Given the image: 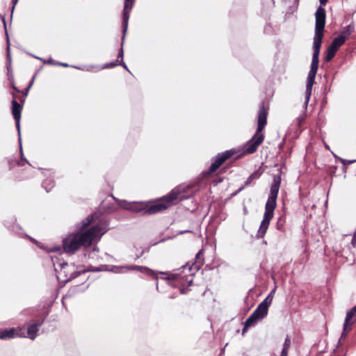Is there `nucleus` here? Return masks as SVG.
<instances>
[{"instance_id":"42","label":"nucleus","mask_w":356,"mask_h":356,"mask_svg":"<svg viewBox=\"0 0 356 356\" xmlns=\"http://www.w3.org/2000/svg\"><path fill=\"white\" fill-rule=\"evenodd\" d=\"M52 262H53L54 266L55 268V270L56 271L57 270L56 264V261L54 259H52Z\"/></svg>"},{"instance_id":"41","label":"nucleus","mask_w":356,"mask_h":356,"mask_svg":"<svg viewBox=\"0 0 356 356\" xmlns=\"http://www.w3.org/2000/svg\"><path fill=\"white\" fill-rule=\"evenodd\" d=\"M244 186L239 188L238 190L234 193V195H236L238 192L241 191L244 188Z\"/></svg>"},{"instance_id":"32","label":"nucleus","mask_w":356,"mask_h":356,"mask_svg":"<svg viewBox=\"0 0 356 356\" xmlns=\"http://www.w3.org/2000/svg\"><path fill=\"white\" fill-rule=\"evenodd\" d=\"M282 226H283V222L282 221V219L281 218H280L277 220V229H282Z\"/></svg>"},{"instance_id":"14","label":"nucleus","mask_w":356,"mask_h":356,"mask_svg":"<svg viewBox=\"0 0 356 356\" xmlns=\"http://www.w3.org/2000/svg\"><path fill=\"white\" fill-rule=\"evenodd\" d=\"M311 95H312V90H305V92L303 95V99H302V108H303L302 113H303L302 115H300L298 118L299 122L303 120L305 118V113L307 111V108L308 104H309V102L311 98Z\"/></svg>"},{"instance_id":"29","label":"nucleus","mask_w":356,"mask_h":356,"mask_svg":"<svg viewBox=\"0 0 356 356\" xmlns=\"http://www.w3.org/2000/svg\"><path fill=\"white\" fill-rule=\"evenodd\" d=\"M118 65H119L118 59H117L115 61L111 62V63L106 64L104 65V68H111V67L117 66Z\"/></svg>"},{"instance_id":"40","label":"nucleus","mask_w":356,"mask_h":356,"mask_svg":"<svg viewBox=\"0 0 356 356\" xmlns=\"http://www.w3.org/2000/svg\"><path fill=\"white\" fill-rule=\"evenodd\" d=\"M1 19H2V22H3V24H4V28H5L6 32L7 33V31H6V20H5L4 17H1Z\"/></svg>"},{"instance_id":"19","label":"nucleus","mask_w":356,"mask_h":356,"mask_svg":"<svg viewBox=\"0 0 356 356\" xmlns=\"http://www.w3.org/2000/svg\"><path fill=\"white\" fill-rule=\"evenodd\" d=\"M252 314L256 316L257 318L261 320L268 314V310L261 307L260 305H259L257 308L253 312Z\"/></svg>"},{"instance_id":"8","label":"nucleus","mask_w":356,"mask_h":356,"mask_svg":"<svg viewBox=\"0 0 356 356\" xmlns=\"http://www.w3.org/2000/svg\"><path fill=\"white\" fill-rule=\"evenodd\" d=\"M236 153L237 151L235 149H231L223 152L218 153L215 157L211 159V164L208 172L209 173L216 172L226 160L231 158Z\"/></svg>"},{"instance_id":"47","label":"nucleus","mask_w":356,"mask_h":356,"mask_svg":"<svg viewBox=\"0 0 356 356\" xmlns=\"http://www.w3.org/2000/svg\"><path fill=\"white\" fill-rule=\"evenodd\" d=\"M8 162L9 165H11V161L10 159L8 160Z\"/></svg>"},{"instance_id":"37","label":"nucleus","mask_w":356,"mask_h":356,"mask_svg":"<svg viewBox=\"0 0 356 356\" xmlns=\"http://www.w3.org/2000/svg\"><path fill=\"white\" fill-rule=\"evenodd\" d=\"M17 2H18V0H13V7H12V13L13 12L14 8H15L16 4L17 3Z\"/></svg>"},{"instance_id":"10","label":"nucleus","mask_w":356,"mask_h":356,"mask_svg":"<svg viewBox=\"0 0 356 356\" xmlns=\"http://www.w3.org/2000/svg\"><path fill=\"white\" fill-rule=\"evenodd\" d=\"M135 0H124L123 9V26L124 32L127 31L128 24L129 19V13L131 10Z\"/></svg>"},{"instance_id":"2","label":"nucleus","mask_w":356,"mask_h":356,"mask_svg":"<svg viewBox=\"0 0 356 356\" xmlns=\"http://www.w3.org/2000/svg\"><path fill=\"white\" fill-rule=\"evenodd\" d=\"M106 231V225L99 224L92 226L86 232L72 233L63 241L64 251L74 254L82 247L88 248L93 242L99 241Z\"/></svg>"},{"instance_id":"28","label":"nucleus","mask_w":356,"mask_h":356,"mask_svg":"<svg viewBox=\"0 0 356 356\" xmlns=\"http://www.w3.org/2000/svg\"><path fill=\"white\" fill-rule=\"evenodd\" d=\"M344 166L356 162V159L354 160H346L341 158H338Z\"/></svg>"},{"instance_id":"18","label":"nucleus","mask_w":356,"mask_h":356,"mask_svg":"<svg viewBox=\"0 0 356 356\" xmlns=\"http://www.w3.org/2000/svg\"><path fill=\"white\" fill-rule=\"evenodd\" d=\"M93 220V215H89L86 218L83 220L76 225L77 229L81 230L89 226Z\"/></svg>"},{"instance_id":"1","label":"nucleus","mask_w":356,"mask_h":356,"mask_svg":"<svg viewBox=\"0 0 356 356\" xmlns=\"http://www.w3.org/2000/svg\"><path fill=\"white\" fill-rule=\"evenodd\" d=\"M328 0H319L321 6H319L315 13V31L313 38V55L312 60L309 72L306 89H312L314 83L315 77L318 69L319 54L323 37V32L325 25L326 13L325 10L322 7L325 5Z\"/></svg>"},{"instance_id":"23","label":"nucleus","mask_w":356,"mask_h":356,"mask_svg":"<svg viewBox=\"0 0 356 356\" xmlns=\"http://www.w3.org/2000/svg\"><path fill=\"white\" fill-rule=\"evenodd\" d=\"M259 320V319L257 318L254 314H252L245 321V323H246V327H252Z\"/></svg>"},{"instance_id":"34","label":"nucleus","mask_w":356,"mask_h":356,"mask_svg":"<svg viewBox=\"0 0 356 356\" xmlns=\"http://www.w3.org/2000/svg\"><path fill=\"white\" fill-rule=\"evenodd\" d=\"M79 272H74L70 277L69 280L74 279L79 275Z\"/></svg>"},{"instance_id":"5","label":"nucleus","mask_w":356,"mask_h":356,"mask_svg":"<svg viewBox=\"0 0 356 356\" xmlns=\"http://www.w3.org/2000/svg\"><path fill=\"white\" fill-rule=\"evenodd\" d=\"M29 91V90H13L12 92V114L15 121V126L18 132V140L19 143L20 154L22 156V161H17V163L22 166L24 165L25 163H28L29 165H31L28 160L26 158H24L20 133V120L22 104L26 100Z\"/></svg>"},{"instance_id":"27","label":"nucleus","mask_w":356,"mask_h":356,"mask_svg":"<svg viewBox=\"0 0 356 356\" xmlns=\"http://www.w3.org/2000/svg\"><path fill=\"white\" fill-rule=\"evenodd\" d=\"M336 53L330 50L329 49H327V51H326V56L325 57V60L326 62H328L330 61V60H332L334 56H335Z\"/></svg>"},{"instance_id":"30","label":"nucleus","mask_w":356,"mask_h":356,"mask_svg":"<svg viewBox=\"0 0 356 356\" xmlns=\"http://www.w3.org/2000/svg\"><path fill=\"white\" fill-rule=\"evenodd\" d=\"M124 266H113L112 268L111 271L115 273H123V269H124Z\"/></svg>"},{"instance_id":"17","label":"nucleus","mask_w":356,"mask_h":356,"mask_svg":"<svg viewBox=\"0 0 356 356\" xmlns=\"http://www.w3.org/2000/svg\"><path fill=\"white\" fill-rule=\"evenodd\" d=\"M291 346V340L289 336H286L283 344L280 356H288L289 349Z\"/></svg>"},{"instance_id":"7","label":"nucleus","mask_w":356,"mask_h":356,"mask_svg":"<svg viewBox=\"0 0 356 356\" xmlns=\"http://www.w3.org/2000/svg\"><path fill=\"white\" fill-rule=\"evenodd\" d=\"M182 273L187 270L188 271V274L181 275L178 273H164L160 272L161 274L168 275L167 280L171 282H175V286L179 285L180 286V293L184 294L187 292V289L185 286H188L192 284L193 279L192 277L193 275V273H191L192 268L188 266V264L183 266L181 268ZM174 285V284H172Z\"/></svg>"},{"instance_id":"35","label":"nucleus","mask_w":356,"mask_h":356,"mask_svg":"<svg viewBox=\"0 0 356 356\" xmlns=\"http://www.w3.org/2000/svg\"><path fill=\"white\" fill-rule=\"evenodd\" d=\"M20 229V227H19L18 225H12V229L14 232H17L18 234H19V232H18V229Z\"/></svg>"},{"instance_id":"48","label":"nucleus","mask_w":356,"mask_h":356,"mask_svg":"<svg viewBox=\"0 0 356 356\" xmlns=\"http://www.w3.org/2000/svg\"><path fill=\"white\" fill-rule=\"evenodd\" d=\"M325 147H326L327 149H329V146H328V145H325Z\"/></svg>"},{"instance_id":"46","label":"nucleus","mask_w":356,"mask_h":356,"mask_svg":"<svg viewBox=\"0 0 356 356\" xmlns=\"http://www.w3.org/2000/svg\"><path fill=\"white\" fill-rule=\"evenodd\" d=\"M51 62H52V61H51V60H48L47 62L44 61V63H51Z\"/></svg>"},{"instance_id":"6","label":"nucleus","mask_w":356,"mask_h":356,"mask_svg":"<svg viewBox=\"0 0 356 356\" xmlns=\"http://www.w3.org/2000/svg\"><path fill=\"white\" fill-rule=\"evenodd\" d=\"M268 109L265 108L264 103L260 104L257 113V129L253 136L245 143L243 147V152L245 154H252L255 152L257 147L264 140V135L262 130L267 124Z\"/></svg>"},{"instance_id":"31","label":"nucleus","mask_w":356,"mask_h":356,"mask_svg":"<svg viewBox=\"0 0 356 356\" xmlns=\"http://www.w3.org/2000/svg\"><path fill=\"white\" fill-rule=\"evenodd\" d=\"M58 264L59 265L61 270H64L65 267L68 266V264L67 262L63 261V262H58Z\"/></svg>"},{"instance_id":"12","label":"nucleus","mask_w":356,"mask_h":356,"mask_svg":"<svg viewBox=\"0 0 356 356\" xmlns=\"http://www.w3.org/2000/svg\"><path fill=\"white\" fill-rule=\"evenodd\" d=\"M44 319L40 321H37L34 323L29 325L27 327V337L31 340H34L38 335V332L40 326L43 324Z\"/></svg>"},{"instance_id":"36","label":"nucleus","mask_w":356,"mask_h":356,"mask_svg":"<svg viewBox=\"0 0 356 356\" xmlns=\"http://www.w3.org/2000/svg\"><path fill=\"white\" fill-rule=\"evenodd\" d=\"M119 65H122L124 69L128 70L127 66L126 65L123 60H121L120 62L119 61Z\"/></svg>"},{"instance_id":"11","label":"nucleus","mask_w":356,"mask_h":356,"mask_svg":"<svg viewBox=\"0 0 356 356\" xmlns=\"http://www.w3.org/2000/svg\"><path fill=\"white\" fill-rule=\"evenodd\" d=\"M356 316V305L354 306L350 310L347 312L346 317L343 323V331L342 335L346 334V332L349 331L352 325L354 323L353 318Z\"/></svg>"},{"instance_id":"4","label":"nucleus","mask_w":356,"mask_h":356,"mask_svg":"<svg viewBox=\"0 0 356 356\" xmlns=\"http://www.w3.org/2000/svg\"><path fill=\"white\" fill-rule=\"evenodd\" d=\"M281 184V175H274L273 181L270 186V194L265 205V212L263 220L261 222L257 231V237L262 238L264 237L268 228L270 220L274 215V210L277 205V198Z\"/></svg>"},{"instance_id":"26","label":"nucleus","mask_w":356,"mask_h":356,"mask_svg":"<svg viewBox=\"0 0 356 356\" xmlns=\"http://www.w3.org/2000/svg\"><path fill=\"white\" fill-rule=\"evenodd\" d=\"M122 28L124 29L123 26H122ZM126 33H127V31L125 33L123 31V36H122V46H123V44H124V42ZM123 56H124L123 47H121V48H120V51L118 52V59L119 60V58H121V60H123Z\"/></svg>"},{"instance_id":"16","label":"nucleus","mask_w":356,"mask_h":356,"mask_svg":"<svg viewBox=\"0 0 356 356\" xmlns=\"http://www.w3.org/2000/svg\"><path fill=\"white\" fill-rule=\"evenodd\" d=\"M15 328H10L3 330L0 333V339H8L15 338Z\"/></svg>"},{"instance_id":"15","label":"nucleus","mask_w":356,"mask_h":356,"mask_svg":"<svg viewBox=\"0 0 356 356\" xmlns=\"http://www.w3.org/2000/svg\"><path fill=\"white\" fill-rule=\"evenodd\" d=\"M124 268L129 270H138L141 273H145L148 275L154 276L156 273L151 269L145 266H140L136 265L125 266Z\"/></svg>"},{"instance_id":"9","label":"nucleus","mask_w":356,"mask_h":356,"mask_svg":"<svg viewBox=\"0 0 356 356\" xmlns=\"http://www.w3.org/2000/svg\"><path fill=\"white\" fill-rule=\"evenodd\" d=\"M111 197L118 202L119 206L125 209L145 214V211L147 209V205L143 202H128L125 200H120L113 195H111Z\"/></svg>"},{"instance_id":"45","label":"nucleus","mask_w":356,"mask_h":356,"mask_svg":"<svg viewBox=\"0 0 356 356\" xmlns=\"http://www.w3.org/2000/svg\"><path fill=\"white\" fill-rule=\"evenodd\" d=\"M186 232H191V231H188V230L182 231V232H180V234H184V233H186Z\"/></svg>"},{"instance_id":"20","label":"nucleus","mask_w":356,"mask_h":356,"mask_svg":"<svg viewBox=\"0 0 356 356\" xmlns=\"http://www.w3.org/2000/svg\"><path fill=\"white\" fill-rule=\"evenodd\" d=\"M261 175V172L259 170H255L253 173H252L246 179L244 184V186H249L253 180L258 179Z\"/></svg>"},{"instance_id":"39","label":"nucleus","mask_w":356,"mask_h":356,"mask_svg":"<svg viewBox=\"0 0 356 356\" xmlns=\"http://www.w3.org/2000/svg\"><path fill=\"white\" fill-rule=\"evenodd\" d=\"M33 82V79L31 81V82L29 83V84L27 86V87L25 89H30L32 86Z\"/></svg>"},{"instance_id":"25","label":"nucleus","mask_w":356,"mask_h":356,"mask_svg":"<svg viewBox=\"0 0 356 356\" xmlns=\"http://www.w3.org/2000/svg\"><path fill=\"white\" fill-rule=\"evenodd\" d=\"M202 254H202V250H200V251H199V252L197 253V254H196V256H195V259H196V260H197V261H196V263H197V264H195V269H198V268H200V265L202 264V259H201V257L202 256Z\"/></svg>"},{"instance_id":"13","label":"nucleus","mask_w":356,"mask_h":356,"mask_svg":"<svg viewBox=\"0 0 356 356\" xmlns=\"http://www.w3.org/2000/svg\"><path fill=\"white\" fill-rule=\"evenodd\" d=\"M346 40V35H340L332 40L327 49L336 53L338 49L344 44Z\"/></svg>"},{"instance_id":"44","label":"nucleus","mask_w":356,"mask_h":356,"mask_svg":"<svg viewBox=\"0 0 356 356\" xmlns=\"http://www.w3.org/2000/svg\"><path fill=\"white\" fill-rule=\"evenodd\" d=\"M60 65L61 66H64V67H67L68 65L67 63H59Z\"/></svg>"},{"instance_id":"3","label":"nucleus","mask_w":356,"mask_h":356,"mask_svg":"<svg viewBox=\"0 0 356 356\" xmlns=\"http://www.w3.org/2000/svg\"><path fill=\"white\" fill-rule=\"evenodd\" d=\"M192 188L191 185H179L175 187L168 195L161 197L159 201L150 206L147 205L145 213L151 215L160 213L180 201L191 198L195 192V191L190 192Z\"/></svg>"},{"instance_id":"24","label":"nucleus","mask_w":356,"mask_h":356,"mask_svg":"<svg viewBox=\"0 0 356 356\" xmlns=\"http://www.w3.org/2000/svg\"><path fill=\"white\" fill-rule=\"evenodd\" d=\"M15 337H21V338H26L27 337V333L26 334V331L22 327H17L15 328Z\"/></svg>"},{"instance_id":"43","label":"nucleus","mask_w":356,"mask_h":356,"mask_svg":"<svg viewBox=\"0 0 356 356\" xmlns=\"http://www.w3.org/2000/svg\"><path fill=\"white\" fill-rule=\"evenodd\" d=\"M29 239H30L32 242L35 243H38V241H37L35 239L33 238L32 237L29 236Z\"/></svg>"},{"instance_id":"21","label":"nucleus","mask_w":356,"mask_h":356,"mask_svg":"<svg viewBox=\"0 0 356 356\" xmlns=\"http://www.w3.org/2000/svg\"><path fill=\"white\" fill-rule=\"evenodd\" d=\"M275 290H273L259 304L261 307L268 310V307L272 302L273 300V293Z\"/></svg>"},{"instance_id":"33","label":"nucleus","mask_w":356,"mask_h":356,"mask_svg":"<svg viewBox=\"0 0 356 356\" xmlns=\"http://www.w3.org/2000/svg\"><path fill=\"white\" fill-rule=\"evenodd\" d=\"M145 251H148V249H143L140 252V254H136L135 259H139L145 253Z\"/></svg>"},{"instance_id":"38","label":"nucleus","mask_w":356,"mask_h":356,"mask_svg":"<svg viewBox=\"0 0 356 356\" xmlns=\"http://www.w3.org/2000/svg\"><path fill=\"white\" fill-rule=\"evenodd\" d=\"M248 327H246V323H245L244 324V327L242 330V334H244L246 332V331H247Z\"/></svg>"},{"instance_id":"49","label":"nucleus","mask_w":356,"mask_h":356,"mask_svg":"<svg viewBox=\"0 0 356 356\" xmlns=\"http://www.w3.org/2000/svg\"><path fill=\"white\" fill-rule=\"evenodd\" d=\"M6 225L7 226V227L10 228V226H9V225H8L6 224Z\"/></svg>"},{"instance_id":"22","label":"nucleus","mask_w":356,"mask_h":356,"mask_svg":"<svg viewBox=\"0 0 356 356\" xmlns=\"http://www.w3.org/2000/svg\"><path fill=\"white\" fill-rule=\"evenodd\" d=\"M54 186V181L52 179H47L42 183V187L49 193Z\"/></svg>"}]
</instances>
